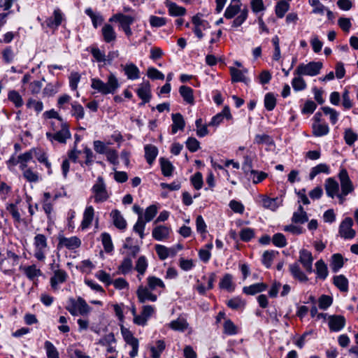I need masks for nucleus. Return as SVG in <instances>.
Segmentation results:
<instances>
[{
    "mask_svg": "<svg viewBox=\"0 0 358 358\" xmlns=\"http://www.w3.org/2000/svg\"><path fill=\"white\" fill-rule=\"evenodd\" d=\"M148 261L144 256H141L136 264L135 269L138 273V278L141 280V275H143L148 268Z\"/></svg>",
    "mask_w": 358,
    "mask_h": 358,
    "instance_id": "nucleus-49",
    "label": "nucleus"
},
{
    "mask_svg": "<svg viewBox=\"0 0 358 358\" xmlns=\"http://www.w3.org/2000/svg\"><path fill=\"white\" fill-rule=\"evenodd\" d=\"M136 93L140 99L143 100L144 103H148L150 99V87L148 83H143L141 84L138 88Z\"/></svg>",
    "mask_w": 358,
    "mask_h": 358,
    "instance_id": "nucleus-37",
    "label": "nucleus"
},
{
    "mask_svg": "<svg viewBox=\"0 0 358 358\" xmlns=\"http://www.w3.org/2000/svg\"><path fill=\"white\" fill-rule=\"evenodd\" d=\"M44 349L48 358H59V353L56 347L49 341L44 343Z\"/></svg>",
    "mask_w": 358,
    "mask_h": 358,
    "instance_id": "nucleus-55",
    "label": "nucleus"
},
{
    "mask_svg": "<svg viewBox=\"0 0 358 358\" xmlns=\"http://www.w3.org/2000/svg\"><path fill=\"white\" fill-rule=\"evenodd\" d=\"M85 13L91 18L94 28H97L98 26L102 24L103 17L99 13H94L91 8H86Z\"/></svg>",
    "mask_w": 358,
    "mask_h": 358,
    "instance_id": "nucleus-50",
    "label": "nucleus"
},
{
    "mask_svg": "<svg viewBox=\"0 0 358 358\" xmlns=\"http://www.w3.org/2000/svg\"><path fill=\"white\" fill-rule=\"evenodd\" d=\"M110 215L113 220V223L115 226V227L120 230H124L126 229L127 221L125 220L120 210L116 209L113 210L110 212Z\"/></svg>",
    "mask_w": 358,
    "mask_h": 358,
    "instance_id": "nucleus-32",
    "label": "nucleus"
},
{
    "mask_svg": "<svg viewBox=\"0 0 358 358\" xmlns=\"http://www.w3.org/2000/svg\"><path fill=\"white\" fill-rule=\"evenodd\" d=\"M65 308L74 317L78 315L87 317L92 310L85 300L80 296L69 298L66 301Z\"/></svg>",
    "mask_w": 358,
    "mask_h": 358,
    "instance_id": "nucleus-4",
    "label": "nucleus"
},
{
    "mask_svg": "<svg viewBox=\"0 0 358 358\" xmlns=\"http://www.w3.org/2000/svg\"><path fill=\"white\" fill-rule=\"evenodd\" d=\"M101 242L106 252L109 253L113 250V244L111 236L108 233L101 234Z\"/></svg>",
    "mask_w": 358,
    "mask_h": 358,
    "instance_id": "nucleus-58",
    "label": "nucleus"
},
{
    "mask_svg": "<svg viewBox=\"0 0 358 358\" xmlns=\"http://www.w3.org/2000/svg\"><path fill=\"white\" fill-rule=\"evenodd\" d=\"M135 17L131 15H124L121 13L113 15L109 22H117L119 23V29L125 34L126 37L129 39L133 35L131 25L134 22Z\"/></svg>",
    "mask_w": 358,
    "mask_h": 358,
    "instance_id": "nucleus-6",
    "label": "nucleus"
},
{
    "mask_svg": "<svg viewBox=\"0 0 358 358\" xmlns=\"http://www.w3.org/2000/svg\"><path fill=\"white\" fill-rule=\"evenodd\" d=\"M165 348L166 345L163 340L157 341L155 345L150 347L151 358H159Z\"/></svg>",
    "mask_w": 358,
    "mask_h": 358,
    "instance_id": "nucleus-43",
    "label": "nucleus"
},
{
    "mask_svg": "<svg viewBox=\"0 0 358 358\" xmlns=\"http://www.w3.org/2000/svg\"><path fill=\"white\" fill-rule=\"evenodd\" d=\"M196 133L200 137H204L208 134V124H203L201 118H199L195 122Z\"/></svg>",
    "mask_w": 358,
    "mask_h": 358,
    "instance_id": "nucleus-62",
    "label": "nucleus"
},
{
    "mask_svg": "<svg viewBox=\"0 0 358 358\" xmlns=\"http://www.w3.org/2000/svg\"><path fill=\"white\" fill-rule=\"evenodd\" d=\"M173 124L171 125V133L176 134L178 131H182L185 126V122L180 113H173L171 115Z\"/></svg>",
    "mask_w": 358,
    "mask_h": 358,
    "instance_id": "nucleus-33",
    "label": "nucleus"
},
{
    "mask_svg": "<svg viewBox=\"0 0 358 358\" xmlns=\"http://www.w3.org/2000/svg\"><path fill=\"white\" fill-rule=\"evenodd\" d=\"M289 8V5L288 3L285 1H280L275 6V14L279 18H282L285 16Z\"/></svg>",
    "mask_w": 358,
    "mask_h": 358,
    "instance_id": "nucleus-64",
    "label": "nucleus"
},
{
    "mask_svg": "<svg viewBox=\"0 0 358 358\" xmlns=\"http://www.w3.org/2000/svg\"><path fill=\"white\" fill-rule=\"evenodd\" d=\"M34 257L39 261H44L48 248L47 238L43 234H36L34 238Z\"/></svg>",
    "mask_w": 358,
    "mask_h": 358,
    "instance_id": "nucleus-10",
    "label": "nucleus"
},
{
    "mask_svg": "<svg viewBox=\"0 0 358 358\" xmlns=\"http://www.w3.org/2000/svg\"><path fill=\"white\" fill-rule=\"evenodd\" d=\"M290 291V285L287 284L282 285L280 282L275 281L268 289V295L271 298H276L280 294V296L285 297L289 294Z\"/></svg>",
    "mask_w": 358,
    "mask_h": 358,
    "instance_id": "nucleus-14",
    "label": "nucleus"
},
{
    "mask_svg": "<svg viewBox=\"0 0 358 358\" xmlns=\"http://www.w3.org/2000/svg\"><path fill=\"white\" fill-rule=\"evenodd\" d=\"M155 313V307L151 305H145L138 317L134 319V323L139 326H145L150 317Z\"/></svg>",
    "mask_w": 358,
    "mask_h": 358,
    "instance_id": "nucleus-15",
    "label": "nucleus"
},
{
    "mask_svg": "<svg viewBox=\"0 0 358 358\" xmlns=\"http://www.w3.org/2000/svg\"><path fill=\"white\" fill-rule=\"evenodd\" d=\"M312 129L313 135L317 137L325 136L329 132V127L326 123L313 122Z\"/></svg>",
    "mask_w": 358,
    "mask_h": 358,
    "instance_id": "nucleus-38",
    "label": "nucleus"
},
{
    "mask_svg": "<svg viewBox=\"0 0 358 358\" xmlns=\"http://www.w3.org/2000/svg\"><path fill=\"white\" fill-rule=\"evenodd\" d=\"M103 40L107 43H113L117 39V33L110 24H105L101 29Z\"/></svg>",
    "mask_w": 358,
    "mask_h": 358,
    "instance_id": "nucleus-27",
    "label": "nucleus"
},
{
    "mask_svg": "<svg viewBox=\"0 0 358 358\" xmlns=\"http://www.w3.org/2000/svg\"><path fill=\"white\" fill-rule=\"evenodd\" d=\"M94 213L95 211L92 206H86L83 212V220L80 224V227L83 230H85L91 226L94 220Z\"/></svg>",
    "mask_w": 358,
    "mask_h": 358,
    "instance_id": "nucleus-26",
    "label": "nucleus"
},
{
    "mask_svg": "<svg viewBox=\"0 0 358 358\" xmlns=\"http://www.w3.org/2000/svg\"><path fill=\"white\" fill-rule=\"evenodd\" d=\"M223 333L228 336H233L238 334V327L229 319L224 321L223 324Z\"/></svg>",
    "mask_w": 358,
    "mask_h": 358,
    "instance_id": "nucleus-57",
    "label": "nucleus"
},
{
    "mask_svg": "<svg viewBox=\"0 0 358 358\" xmlns=\"http://www.w3.org/2000/svg\"><path fill=\"white\" fill-rule=\"evenodd\" d=\"M92 195L90 199L94 203H101L106 201L110 197V192L107 189L106 184L101 176H99L91 189Z\"/></svg>",
    "mask_w": 358,
    "mask_h": 358,
    "instance_id": "nucleus-5",
    "label": "nucleus"
},
{
    "mask_svg": "<svg viewBox=\"0 0 358 358\" xmlns=\"http://www.w3.org/2000/svg\"><path fill=\"white\" fill-rule=\"evenodd\" d=\"M91 87L96 92L103 95L114 94L120 87V83L116 74L110 72L106 78V82L98 78L91 79Z\"/></svg>",
    "mask_w": 358,
    "mask_h": 358,
    "instance_id": "nucleus-2",
    "label": "nucleus"
},
{
    "mask_svg": "<svg viewBox=\"0 0 358 358\" xmlns=\"http://www.w3.org/2000/svg\"><path fill=\"white\" fill-rule=\"evenodd\" d=\"M255 202L264 208L275 211L282 204L281 197L271 198L265 194H259L255 198Z\"/></svg>",
    "mask_w": 358,
    "mask_h": 358,
    "instance_id": "nucleus-9",
    "label": "nucleus"
},
{
    "mask_svg": "<svg viewBox=\"0 0 358 358\" xmlns=\"http://www.w3.org/2000/svg\"><path fill=\"white\" fill-rule=\"evenodd\" d=\"M149 289L154 293H157L159 296L165 288V284L162 279L155 276H148L147 278V285Z\"/></svg>",
    "mask_w": 358,
    "mask_h": 358,
    "instance_id": "nucleus-23",
    "label": "nucleus"
},
{
    "mask_svg": "<svg viewBox=\"0 0 358 358\" xmlns=\"http://www.w3.org/2000/svg\"><path fill=\"white\" fill-rule=\"evenodd\" d=\"M343 137L345 143L349 146H352L358 139V134L355 133L352 129L349 128L345 130Z\"/></svg>",
    "mask_w": 358,
    "mask_h": 358,
    "instance_id": "nucleus-59",
    "label": "nucleus"
},
{
    "mask_svg": "<svg viewBox=\"0 0 358 358\" xmlns=\"http://www.w3.org/2000/svg\"><path fill=\"white\" fill-rule=\"evenodd\" d=\"M334 284L341 292H347L348 289V279L343 275H336L334 278Z\"/></svg>",
    "mask_w": 358,
    "mask_h": 358,
    "instance_id": "nucleus-56",
    "label": "nucleus"
},
{
    "mask_svg": "<svg viewBox=\"0 0 358 358\" xmlns=\"http://www.w3.org/2000/svg\"><path fill=\"white\" fill-rule=\"evenodd\" d=\"M20 270L27 276L30 280H34L42 275V272L36 265L32 264L29 266H20Z\"/></svg>",
    "mask_w": 358,
    "mask_h": 358,
    "instance_id": "nucleus-29",
    "label": "nucleus"
},
{
    "mask_svg": "<svg viewBox=\"0 0 358 358\" xmlns=\"http://www.w3.org/2000/svg\"><path fill=\"white\" fill-rule=\"evenodd\" d=\"M343 266V259L341 255L334 254L331 257V268L334 272H338Z\"/></svg>",
    "mask_w": 358,
    "mask_h": 358,
    "instance_id": "nucleus-54",
    "label": "nucleus"
},
{
    "mask_svg": "<svg viewBox=\"0 0 358 358\" xmlns=\"http://www.w3.org/2000/svg\"><path fill=\"white\" fill-rule=\"evenodd\" d=\"M299 261L301 262L303 267L308 273H310L313 271V257L312 253L310 251L305 249L300 250Z\"/></svg>",
    "mask_w": 358,
    "mask_h": 358,
    "instance_id": "nucleus-22",
    "label": "nucleus"
},
{
    "mask_svg": "<svg viewBox=\"0 0 358 358\" xmlns=\"http://www.w3.org/2000/svg\"><path fill=\"white\" fill-rule=\"evenodd\" d=\"M289 271L293 278L299 280L300 282H306L308 278L305 273L301 269L297 263L290 264L289 266Z\"/></svg>",
    "mask_w": 358,
    "mask_h": 358,
    "instance_id": "nucleus-34",
    "label": "nucleus"
},
{
    "mask_svg": "<svg viewBox=\"0 0 358 358\" xmlns=\"http://www.w3.org/2000/svg\"><path fill=\"white\" fill-rule=\"evenodd\" d=\"M171 232V228L166 225H159L153 228L152 236L154 239L162 241L169 238Z\"/></svg>",
    "mask_w": 358,
    "mask_h": 358,
    "instance_id": "nucleus-24",
    "label": "nucleus"
},
{
    "mask_svg": "<svg viewBox=\"0 0 358 358\" xmlns=\"http://www.w3.org/2000/svg\"><path fill=\"white\" fill-rule=\"evenodd\" d=\"M81 245V240L76 236L71 237H65L63 235L58 236V245L59 249L66 248L69 250H76Z\"/></svg>",
    "mask_w": 358,
    "mask_h": 358,
    "instance_id": "nucleus-11",
    "label": "nucleus"
},
{
    "mask_svg": "<svg viewBox=\"0 0 358 358\" xmlns=\"http://www.w3.org/2000/svg\"><path fill=\"white\" fill-rule=\"evenodd\" d=\"M136 295L138 300L140 303H144L145 302H155L158 296L157 293H154L152 290L149 289L145 285H140L136 290Z\"/></svg>",
    "mask_w": 358,
    "mask_h": 358,
    "instance_id": "nucleus-13",
    "label": "nucleus"
},
{
    "mask_svg": "<svg viewBox=\"0 0 358 358\" xmlns=\"http://www.w3.org/2000/svg\"><path fill=\"white\" fill-rule=\"evenodd\" d=\"M321 109L324 115L329 116V121L332 124H335L338 122L340 113L337 110L329 106H323Z\"/></svg>",
    "mask_w": 358,
    "mask_h": 358,
    "instance_id": "nucleus-51",
    "label": "nucleus"
},
{
    "mask_svg": "<svg viewBox=\"0 0 358 358\" xmlns=\"http://www.w3.org/2000/svg\"><path fill=\"white\" fill-rule=\"evenodd\" d=\"M339 183L334 178H328L324 182V189L328 197L334 199L336 197L339 204H343L346 196L354 192L355 187L350 179L348 171L345 168H341L338 173Z\"/></svg>",
    "mask_w": 358,
    "mask_h": 358,
    "instance_id": "nucleus-1",
    "label": "nucleus"
},
{
    "mask_svg": "<svg viewBox=\"0 0 358 358\" xmlns=\"http://www.w3.org/2000/svg\"><path fill=\"white\" fill-rule=\"evenodd\" d=\"M59 124L60 129L55 131L54 133L50 131L46 132V137L51 143L57 141L60 143H65L66 141L71 137L68 124L64 122Z\"/></svg>",
    "mask_w": 358,
    "mask_h": 358,
    "instance_id": "nucleus-7",
    "label": "nucleus"
},
{
    "mask_svg": "<svg viewBox=\"0 0 358 358\" xmlns=\"http://www.w3.org/2000/svg\"><path fill=\"white\" fill-rule=\"evenodd\" d=\"M248 73V70L245 69H238L235 67L230 68V73L231 76L232 82H243L247 83L248 79L245 74Z\"/></svg>",
    "mask_w": 358,
    "mask_h": 358,
    "instance_id": "nucleus-35",
    "label": "nucleus"
},
{
    "mask_svg": "<svg viewBox=\"0 0 358 358\" xmlns=\"http://www.w3.org/2000/svg\"><path fill=\"white\" fill-rule=\"evenodd\" d=\"M267 289L266 284L264 282H258L252 284L250 286L244 287L243 291L248 295H254L257 293L262 292Z\"/></svg>",
    "mask_w": 358,
    "mask_h": 358,
    "instance_id": "nucleus-36",
    "label": "nucleus"
},
{
    "mask_svg": "<svg viewBox=\"0 0 358 358\" xmlns=\"http://www.w3.org/2000/svg\"><path fill=\"white\" fill-rule=\"evenodd\" d=\"M179 92L186 103L189 104H194V98L193 95V90L192 88L185 85H182L179 88Z\"/></svg>",
    "mask_w": 358,
    "mask_h": 358,
    "instance_id": "nucleus-41",
    "label": "nucleus"
},
{
    "mask_svg": "<svg viewBox=\"0 0 358 358\" xmlns=\"http://www.w3.org/2000/svg\"><path fill=\"white\" fill-rule=\"evenodd\" d=\"M219 286L221 289H226L228 292H233L234 290V285L233 283V277L231 274L227 273L221 279Z\"/></svg>",
    "mask_w": 358,
    "mask_h": 358,
    "instance_id": "nucleus-44",
    "label": "nucleus"
},
{
    "mask_svg": "<svg viewBox=\"0 0 358 358\" xmlns=\"http://www.w3.org/2000/svg\"><path fill=\"white\" fill-rule=\"evenodd\" d=\"M322 68V63L320 62H310L308 64H300L294 72V74L301 76H315L320 73Z\"/></svg>",
    "mask_w": 358,
    "mask_h": 358,
    "instance_id": "nucleus-8",
    "label": "nucleus"
},
{
    "mask_svg": "<svg viewBox=\"0 0 358 358\" xmlns=\"http://www.w3.org/2000/svg\"><path fill=\"white\" fill-rule=\"evenodd\" d=\"M246 174L248 176L249 179L252 180L254 184L261 182L268 176L266 173L263 171H258L256 170H250Z\"/></svg>",
    "mask_w": 358,
    "mask_h": 358,
    "instance_id": "nucleus-46",
    "label": "nucleus"
},
{
    "mask_svg": "<svg viewBox=\"0 0 358 358\" xmlns=\"http://www.w3.org/2000/svg\"><path fill=\"white\" fill-rule=\"evenodd\" d=\"M90 52L96 62L99 63L106 62V55L105 52L99 48L93 47L91 48Z\"/></svg>",
    "mask_w": 358,
    "mask_h": 358,
    "instance_id": "nucleus-63",
    "label": "nucleus"
},
{
    "mask_svg": "<svg viewBox=\"0 0 358 358\" xmlns=\"http://www.w3.org/2000/svg\"><path fill=\"white\" fill-rule=\"evenodd\" d=\"M168 327L175 331L185 332L187 331L189 334H192V329L184 317H178L177 319L171 321Z\"/></svg>",
    "mask_w": 358,
    "mask_h": 358,
    "instance_id": "nucleus-16",
    "label": "nucleus"
},
{
    "mask_svg": "<svg viewBox=\"0 0 358 358\" xmlns=\"http://www.w3.org/2000/svg\"><path fill=\"white\" fill-rule=\"evenodd\" d=\"M264 106L268 111L273 110L276 106V97L273 93H267L264 96Z\"/></svg>",
    "mask_w": 358,
    "mask_h": 358,
    "instance_id": "nucleus-60",
    "label": "nucleus"
},
{
    "mask_svg": "<svg viewBox=\"0 0 358 358\" xmlns=\"http://www.w3.org/2000/svg\"><path fill=\"white\" fill-rule=\"evenodd\" d=\"M21 199H17L15 203H8L6 206V210L10 213L15 222L20 223L22 222L21 213L18 205L20 203ZM24 213V211L20 209Z\"/></svg>",
    "mask_w": 358,
    "mask_h": 358,
    "instance_id": "nucleus-30",
    "label": "nucleus"
},
{
    "mask_svg": "<svg viewBox=\"0 0 358 358\" xmlns=\"http://www.w3.org/2000/svg\"><path fill=\"white\" fill-rule=\"evenodd\" d=\"M52 269L53 270V275L50 280V285L52 289H57L59 285L66 281L68 278V273L62 269L57 268L54 270L53 267Z\"/></svg>",
    "mask_w": 358,
    "mask_h": 358,
    "instance_id": "nucleus-19",
    "label": "nucleus"
},
{
    "mask_svg": "<svg viewBox=\"0 0 358 358\" xmlns=\"http://www.w3.org/2000/svg\"><path fill=\"white\" fill-rule=\"evenodd\" d=\"M34 151V155L36 157L38 161L45 164L48 169V173L50 175L52 173L51 163L48 161L46 153L41 150H32Z\"/></svg>",
    "mask_w": 358,
    "mask_h": 358,
    "instance_id": "nucleus-45",
    "label": "nucleus"
},
{
    "mask_svg": "<svg viewBox=\"0 0 358 358\" xmlns=\"http://www.w3.org/2000/svg\"><path fill=\"white\" fill-rule=\"evenodd\" d=\"M64 20V15L59 9H55L52 16L48 17L43 22L48 28L52 30H56L62 24Z\"/></svg>",
    "mask_w": 358,
    "mask_h": 358,
    "instance_id": "nucleus-18",
    "label": "nucleus"
},
{
    "mask_svg": "<svg viewBox=\"0 0 358 358\" xmlns=\"http://www.w3.org/2000/svg\"><path fill=\"white\" fill-rule=\"evenodd\" d=\"M242 6L243 4L240 0H231L224 11V16L227 19H232L238 15L232 21L231 27L233 28L239 27L248 18V9L246 6L243 8Z\"/></svg>",
    "mask_w": 358,
    "mask_h": 358,
    "instance_id": "nucleus-3",
    "label": "nucleus"
},
{
    "mask_svg": "<svg viewBox=\"0 0 358 358\" xmlns=\"http://www.w3.org/2000/svg\"><path fill=\"white\" fill-rule=\"evenodd\" d=\"M328 324L331 331L338 332L345 326V318L340 315H329L328 317Z\"/></svg>",
    "mask_w": 358,
    "mask_h": 358,
    "instance_id": "nucleus-21",
    "label": "nucleus"
},
{
    "mask_svg": "<svg viewBox=\"0 0 358 358\" xmlns=\"http://www.w3.org/2000/svg\"><path fill=\"white\" fill-rule=\"evenodd\" d=\"M224 118L227 120L232 118L230 110L228 107L224 108L220 113L213 116L208 123V126L217 127L223 122Z\"/></svg>",
    "mask_w": 358,
    "mask_h": 358,
    "instance_id": "nucleus-28",
    "label": "nucleus"
},
{
    "mask_svg": "<svg viewBox=\"0 0 358 358\" xmlns=\"http://www.w3.org/2000/svg\"><path fill=\"white\" fill-rule=\"evenodd\" d=\"M121 67L128 80H135L141 77V71L138 67L133 62H127L122 64Z\"/></svg>",
    "mask_w": 358,
    "mask_h": 358,
    "instance_id": "nucleus-20",
    "label": "nucleus"
},
{
    "mask_svg": "<svg viewBox=\"0 0 358 358\" xmlns=\"http://www.w3.org/2000/svg\"><path fill=\"white\" fill-rule=\"evenodd\" d=\"M353 221L350 217H346L340 224L339 234L345 239H352L355 236V231L352 229Z\"/></svg>",
    "mask_w": 358,
    "mask_h": 358,
    "instance_id": "nucleus-17",
    "label": "nucleus"
},
{
    "mask_svg": "<svg viewBox=\"0 0 358 358\" xmlns=\"http://www.w3.org/2000/svg\"><path fill=\"white\" fill-rule=\"evenodd\" d=\"M155 250L159 259L162 260H164L169 257H173L177 253L176 248H167L162 245H156Z\"/></svg>",
    "mask_w": 358,
    "mask_h": 358,
    "instance_id": "nucleus-31",
    "label": "nucleus"
},
{
    "mask_svg": "<svg viewBox=\"0 0 358 358\" xmlns=\"http://www.w3.org/2000/svg\"><path fill=\"white\" fill-rule=\"evenodd\" d=\"M71 115L77 120H83L85 117L84 108L76 101L71 103Z\"/></svg>",
    "mask_w": 358,
    "mask_h": 358,
    "instance_id": "nucleus-47",
    "label": "nucleus"
},
{
    "mask_svg": "<svg viewBox=\"0 0 358 358\" xmlns=\"http://www.w3.org/2000/svg\"><path fill=\"white\" fill-rule=\"evenodd\" d=\"M295 76L292 80V85L294 91L299 92L304 90L307 85L302 78L303 76L299 74H294Z\"/></svg>",
    "mask_w": 358,
    "mask_h": 358,
    "instance_id": "nucleus-48",
    "label": "nucleus"
},
{
    "mask_svg": "<svg viewBox=\"0 0 358 358\" xmlns=\"http://www.w3.org/2000/svg\"><path fill=\"white\" fill-rule=\"evenodd\" d=\"M315 273L319 279L324 280L327 278L329 274L327 265L322 259H320L315 263Z\"/></svg>",
    "mask_w": 358,
    "mask_h": 358,
    "instance_id": "nucleus-39",
    "label": "nucleus"
},
{
    "mask_svg": "<svg viewBox=\"0 0 358 358\" xmlns=\"http://www.w3.org/2000/svg\"><path fill=\"white\" fill-rule=\"evenodd\" d=\"M164 5L168 8L169 14L173 17H180L184 16L186 13V8L178 6L175 2L170 0H165Z\"/></svg>",
    "mask_w": 358,
    "mask_h": 358,
    "instance_id": "nucleus-25",
    "label": "nucleus"
},
{
    "mask_svg": "<svg viewBox=\"0 0 358 358\" xmlns=\"http://www.w3.org/2000/svg\"><path fill=\"white\" fill-rule=\"evenodd\" d=\"M320 173L329 174L330 173L329 166L326 164L321 163V164H319L317 166L313 167L310 169V171L309 173L310 180H313Z\"/></svg>",
    "mask_w": 358,
    "mask_h": 358,
    "instance_id": "nucleus-40",
    "label": "nucleus"
},
{
    "mask_svg": "<svg viewBox=\"0 0 358 358\" xmlns=\"http://www.w3.org/2000/svg\"><path fill=\"white\" fill-rule=\"evenodd\" d=\"M145 157L149 164H152L158 154V149L153 145H146L144 148Z\"/></svg>",
    "mask_w": 358,
    "mask_h": 358,
    "instance_id": "nucleus-42",
    "label": "nucleus"
},
{
    "mask_svg": "<svg viewBox=\"0 0 358 358\" xmlns=\"http://www.w3.org/2000/svg\"><path fill=\"white\" fill-rule=\"evenodd\" d=\"M308 220L306 212L303 210V207L300 205L298 210L293 214L292 221L295 223L303 224L307 222Z\"/></svg>",
    "mask_w": 358,
    "mask_h": 358,
    "instance_id": "nucleus-52",
    "label": "nucleus"
},
{
    "mask_svg": "<svg viewBox=\"0 0 358 358\" xmlns=\"http://www.w3.org/2000/svg\"><path fill=\"white\" fill-rule=\"evenodd\" d=\"M192 22L193 24V32L199 39L203 37V31L210 27L208 21L202 19L201 14H196L192 17Z\"/></svg>",
    "mask_w": 358,
    "mask_h": 358,
    "instance_id": "nucleus-12",
    "label": "nucleus"
},
{
    "mask_svg": "<svg viewBox=\"0 0 358 358\" xmlns=\"http://www.w3.org/2000/svg\"><path fill=\"white\" fill-rule=\"evenodd\" d=\"M158 207L155 204H152L146 208L143 216V220L147 222H150L157 215Z\"/></svg>",
    "mask_w": 358,
    "mask_h": 358,
    "instance_id": "nucleus-61",
    "label": "nucleus"
},
{
    "mask_svg": "<svg viewBox=\"0 0 358 358\" xmlns=\"http://www.w3.org/2000/svg\"><path fill=\"white\" fill-rule=\"evenodd\" d=\"M34 157V151L30 150L27 152H25L20 155H18L19 162H20V169L21 170H24L27 166V163L29 162Z\"/></svg>",
    "mask_w": 358,
    "mask_h": 358,
    "instance_id": "nucleus-53",
    "label": "nucleus"
}]
</instances>
